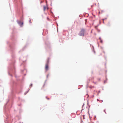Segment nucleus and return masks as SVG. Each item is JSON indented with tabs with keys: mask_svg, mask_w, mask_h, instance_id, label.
<instances>
[{
	"mask_svg": "<svg viewBox=\"0 0 123 123\" xmlns=\"http://www.w3.org/2000/svg\"><path fill=\"white\" fill-rule=\"evenodd\" d=\"M85 30L84 29H81V31L79 33V35L80 36H84V33H85Z\"/></svg>",
	"mask_w": 123,
	"mask_h": 123,
	"instance_id": "nucleus-1",
	"label": "nucleus"
},
{
	"mask_svg": "<svg viewBox=\"0 0 123 123\" xmlns=\"http://www.w3.org/2000/svg\"><path fill=\"white\" fill-rule=\"evenodd\" d=\"M49 65L48 64H46L45 67V70L47 71L48 70Z\"/></svg>",
	"mask_w": 123,
	"mask_h": 123,
	"instance_id": "nucleus-2",
	"label": "nucleus"
},
{
	"mask_svg": "<svg viewBox=\"0 0 123 123\" xmlns=\"http://www.w3.org/2000/svg\"><path fill=\"white\" fill-rule=\"evenodd\" d=\"M43 10L44 11H45L46 9H48V7L47 6H43Z\"/></svg>",
	"mask_w": 123,
	"mask_h": 123,
	"instance_id": "nucleus-3",
	"label": "nucleus"
},
{
	"mask_svg": "<svg viewBox=\"0 0 123 123\" xmlns=\"http://www.w3.org/2000/svg\"><path fill=\"white\" fill-rule=\"evenodd\" d=\"M49 58H48L47 59V62L46 64H49Z\"/></svg>",
	"mask_w": 123,
	"mask_h": 123,
	"instance_id": "nucleus-4",
	"label": "nucleus"
},
{
	"mask_svg": "<svg viewBox=\"0 0 123 123\" xmlns=\"http://www.w3.org/2000/svg\"><path fill=\"white\" fill-rule=\"evenodd\" d=\"M99 39H100V42L101 43H103V41L101 39V38L100 37L99 38Z\"/></svg>",
	"mask_w": 123,
	"mask_h": 123,
	"instance_id": "nucleus-5",
	"label": "nucleus"
},
{
	"mask_svg": "<svg viewBox=\"0 0 123 123\" xmlns=\"http://www.w3.org/2000/svg\"><path fill=\"white\" fill-rule=\"evenodd\" d=\"M23 22L21 23V26H22L23 25Z\"/></svg>",
	"mask_w": 123,
	"mask_h": 123,
	"instance_id": "nucleus-6",
	"label": "nucleus"
},
{
	"mask_svg": "<svg viewBox=\"0 0 123 123\" xmlns=\"http://www.w3.org/2000/svg\"><path fill=\"white\" fill-rule=\"evenodd\" d=\"M45 85V84L44 83L43 86V87H44Z\"/></svg>",
	"mask_w": 123,
	"mask_h": 123,
	"instance_id": "nucleus-7",
	"label": "nucleus"
},
{
	"mask_svg": "<svg viewBox=\"0 0 123 123\" xmlns=\"http://www.w3.org/2000/svg\"><path fill=\"white\" fill-rule=\"evenodd\" d=\"M46 98L47 99H48V100H49V98H48L47 97H46Z\"/></svg>",
	"mask_w": 123,
	"mask_h": 123,
	"instance_id": "nucleus-8",
	"label": "nucleus"
},
{
	"mask_svg": "<svg viewBox=\"0 0 123 123\" xmlns=\"http://www.w3.org/2000/svg\"><path fill=\"white\" fill-rule=\"evenodd\" d=\"M48 75H47V77H48Z\"/></svg>",
	"mask_w": 123,
	"mask_h": 123,
	"instance_id": "nucleus-9",
	"label": "nucleus"
}]
</instances>
